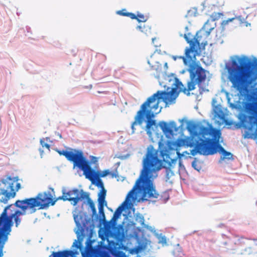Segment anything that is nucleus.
Listing matches in <instances>:
<instances>
[{
    "label": "nucleus",
    "instance_id": "ddd939ff",
    "mask_svg": "<svg viewBox=\"0 0 257 257\" xmlns=\"http://www.w3.org/2000/svg\"><path fill=\"white\" fill-rule=\"evenodd\" d=\"M79 254L77 250H64L59 251H53L49 257H74Z\"/></svg>",
    "mask_w": 257,
    "mask_h": 257
},
{
    "label": "nucleus",
    "instance_id": "9d476101",
    "mask_svg": "<svg viewBox=\"0 0 257 257\" xmlns=\"http://www.w3.org/2000/svg\"><path fill=\"white\" fill-rule=\"evenodd\" d=\"M69 161L73 163V168L77 167L82 170L86 178H91L90 174L93 173V170L90 166V163L84 157L82 151H75Z\"/></svg>",
    "mask_w": 257,
    "mask_h": 257
},
{
    "label": "nucleus",
    "instance_id": "f03ea898",
    "mask_svg": "<svg viewBox=\"0 0 257 257\" xmlns=\"http://www.w3.org/2000/svg\"><path fill=\"white\" fill-rule=\"evenodd\" d=\"M197 126L196 124H191L187 127L189 132L193 133V137L186 141L187 146H194L191 150L192 156L197 153L204 156L212 155L218 152L221 154L220 160H233V155L226 151L219 143L221 136L219 130L211 126L209 127L200 126L199 132H197L196 131Z\"/></svg>",
    "mask_w": 257,
    "mask_h": 257
},
{
    "label": "nucleus",
    "instance_id": "f257e3e1",
    "mask_svg": "<svg viewBox=\"0 0 257 257\" xmlns=\"http://www.w3.org/2000/svg\"><path fill=\"white\" fill-rule=\"evenodd\" d=\"M170 155L164 150L160 151L149 146L143 161L142 173L133 188L128 193L127 198H133L135 191L138 189L142 195L143 201L156 202L160 196L156 190L153 180L157 176V172L163 167L166 168L167 177L174 175L171 169L173 164L176 163L177 158H172Z\"/></svg>",
    "mask_w": 257,
    "mask_h": 257
},
{
    "label": "nucleus",
    "instance_id": "c03bdc74",
    "mask_svg": "<svg viewBox=\"0 0 257 257\" xmlns=\"http://www.w3.org/2000/svg\"><path fill=\"white\" fill-rule=\"evenodd\" d=\"M155 38H152V41L154 42V41L155 40Z\"/></svg>",
    "mask_w": 257,
    "mask_h": 257
},
{
    "label": "nucleus",
    "instance_id": "c9c22d12",
    "mask_svg": "<svg viewBox=\"0 0 257 257\" xmlns=\"http://www.w3.org/2000/svg\"><path fill=\"white\" fill-rule=\"evenodd\" d=\"M109 175H110L112 178L118 177V174L117 173V170H115V171L113 172H110V174H109Z\"/></svg>",
    "mask_w": 257,
    "mask_h": 257
},
{
    "label": "nucleus",
    "instance_id": "bb28decb",
    "mask_svg": "<svg viewBox=\"0 0 257 257\" xmlns=\"http://www.w3.org/2000/svg\"><path fill=\"white\" fill-rule=\"evenodd\" d=\"M254 252V249L251 246L244 247L241 250V253L244 254H251Z\"/></svg>",
    "mask_w": 257,
    "mask_h": 257
},
{
    "label": "nucleus",
    "instance_id": "412c9836",
    "mask_svg": "<svg viewBox=\"0 0 257 257\" xmlns=\"http://www.w3.org/2000/svg\"><path fill=\"white\" fill-rule=\"evenodd\" d=\"M74 200V198H67L66 195H65V190L63 189L62 190V195L61 196H59L57 197V198L53 199L52 198V202L51 203V205L53 206L55 205L56 202L59 200H62L64 201H70V200Z\"/></svg>",
    "mask_w": 257,
    "mask_h": 257
},
{
    "label": "nucleus",
    "instance_id": "b1692460",
    "mask_svg": "<svg viewBox=\"0 0 257 257\" xmlns=\"http://www.w3.org/2000/svg\"><path fill=\"white\" fill-rule=\"evenodd\" d=\"M137 29L146 34L151 33V27L144 24H140L139 26L137 27Z\"/></svg>",
    "mask_w": 257,
    "mask_h": 257
},
{
    "label": "nucleus",
    "instance_id": "20e7f679",
    "mask_svg": "<svg viewBox=\"0 0 257 257\" xmlns=\"http://www.w3.org/2000/svg\"><path fill=\"white\" fill-rule=\"evenodd\" d=\"M166 93L167 92L165 91H158L156 93L149 97L141 105V109L138 111L135 117V121L132 122L131 125L133 133L135 132V125L137 124H142L146 116L148 119L146 124V128L148 130L147 134L149 135H151V132L149 130L152 126L155 124V121L151 118L154 117L155 113H158L160 111L156 112L159 107V100L162 99L166 103L174 100L171 96L167 95Z\"/></svg>",
    "mask_w": 257,
    "mask_h": 257
},
{
    "label": "nucleus",
    "instance_id": "7c9ffc66",
    "mask_svg": "<svg viewBox=\"0 0 257 257\" xmlns=\"http://www.w3.org/2000/svg\"><path fill=\"white\" fill-rule=\"evenodd\" d=\"M123 208L122 205L119 206L115 211L114 213L113 214V218L115 219L117 218L118 216L120 215L121 213L123 211Z\"/></svg>",
    "mask_w": 257,
    "mask_h": 257
},
{
    "label": "nucleus",
    "instance_id": "f704fd0d",
    "mask_svg": "<svg viewBox=\"0 0 257 257\" xmlns=\"http://www.w3.org/2000/svg\"><path fill=\"white\" fill-rule=\"evenodd\" d=\"M173 253L175 257H183L184 255L183 252L179 250L174 251Z\"/></svg>",
    "mask_w": 257,
    "mask_h": 257
},
{
    "label": "nucleus",
    "instance_id": "f8f14e48",
    "mask_svg": "<svg viewBox=\"0 0 257 257\" xmlns=\"http://www.w3.org/2000/svg\"><path fill=\"white\" fill-rule=\"evenodd\" d=\"M159 126L166 135L173 136L174 132L178 131V127L174 121H171L169 123L165 121H160Z\"/></svg>",
    "mask_w": 257,
    "mask_h": 257
},
{
    "label": "nucleus",
    "instance_id": "37998d69",
    "mask_svg": "<svg viewBox=\"0 0 257 257\" xmlns=\"http://www.w3.org/2000/svg\"><path fill=\"white\" fill-rule=\"evenodd\" d=\"M227 242H225L224 243V245H227Z\"/></svg>",
    "mask_w": 257,
    "mask_h": 257
},
{
    "label": "nucleus",
    "instance_id": "4be33fe9",
    "mask_svg": "<svg viewBox=\"0 0 257 257\" xmlns=\"http://www.w3.org/2000/svg\"><path fill=\"white\" fill-rule=\"evenodd\" d=\"M116 14L120 16L130 17L131 19L136 18V15L135 14L127 12L126 9L118 11L116 12Z\"/></svg>",
    "mask_w": 257,
    "mask_h": 257
},
{
    "label": "nucleus",
    "instance_id": "473e14b6",
    "mask_svg": "<svg viewBox=\"0 0 257 257\" xmlns=\"http://www.w3.org/2000/svg\"><path fill=\"white\" fill-rule=\"evenodd\" d=\"M135 19H136L139 23L145 22L147 21V19L144 15L139 13L136 15V18Z\"/></svg>",
    "mask_w": 257,
    "mask_h": 257
},
{
    "label": "nucleus",
    "instance_id": "9b49d317",
    "mask_svg": "<svg viewBox=\"0 0 257 257\" xmlns=\"http://www.w3.org/2000/svg\"><path fill=\"white\" fill-rule=\"evenodd\" d=\"M65 195L67 198H74V200L69 201L73 206L76 205L84 197H88V193L84 192L83 190L74 188L68 191L65 190Z\"/></svg>",
    "mask_w": 257,
    "mask_h": 257
},
{
    "label": "nucleus",
    "instance_id": "423d86ee",
    "mask_svg": "<svg viewBox=\"0 0 257 257\" xmlns=\"http://www.w3.org/2000/svg\"><path fill=\"white\" fill-rule=\"evenodd\" d=\"M23 200H17L14 204V205L21 210H16L10 216L7 215V210L10 208L13 205H10L7 206L0 216V257L3 255V249L6 241L8 240V235L11 231V226L12 225V218H14L16 223V226L18 227L20 224L21 219L20 216L26 214L27 209H23L22 206H26V204H23Z\"/></svg>",
    "mask_w": 257,
    "mask_h": 257
},
{
    "label": "nucleus",
    "instance_id": "cd10ccee",
    "mask_svg": "<svg viewBox=\"0 0 257 257\" xmlns=\"http://www.w3.org/2000/svg\"><path fill=\"white\" fill-rule=\"evenodd\" d=\"M94 184L101 189L104 188L103 183L100 178H94Z\"/></svg>",
    "mask_w": 257,
    "mask_h": 257
},
{
    "label": "nucleus",
    "instance_id": "7ed1b4c3",
    "mask_svg": "<svg viewBox=\"0 0 257 257\" xmlns=\"http://www.w3.org/2000/svg\"><path fill=\"white\" fill-rule=\"evenodd\" d=\"M253 67L254 63L246 56H235L231 61V66L228 69V78L240 96L246 95L248 87L256 78Z\"/></svg>",
    "mask_w": 257,
    "mask_h": 257
},
{
    "label": "nucleus",
    "instance_id": "6e6552de",
    "mask_svg": "<svg viewBox=\"0 0 257 257\" xmlns=\"http://www.w3.org/2000/svg\"><path fill=\"white\" fill-rule=\"evenodd\" d=\"M245 109L247 114L240 116V122L245 129L253 132L257 129V97L247 102Z\"/></svg>",
    "mask_w": 257,
    "mask_h": 257
},
{
    "label": "nucleus",
    "instance_id": "79ce46f5",
    "mask_svg": "<svg viewBox=\"0 0 257 257\" xmlns=\"http://www.w3.org/2000/svg\"><path fill=\"white\" fill-rule=\"evenodd\" d=\"M50 189L51 190V191H52V192H54V189H53V188H50Z\"/></svg>",
    "mask_w": 257,
    "mask_h": 257
},
{
    "label": "nucleus",
    "instance_id": "72a5a7b5",
    "mask_svg": "<svg viewBox=\"0 0 257 257\" xmlns=\"http://www.w3.org/2000/svg\"><path fill=\"white\" fill-rule=\"evenodd\" d=\"M40 144L43 148L45 147L48 150H50V145L46 143H45L43 139H41L40 140Z\"/></svg>",
    "mask_w": 257,
    "mask_h": 257
},
{
    "label": "nucleus",
    "instance_id": "2eb2a0df",
    "mask_svg": "<svg viewBox=\"0 0 257 257\" xmlns=\"http://www.w3.org/2000/svg\"><path fill=\"white\" fill-rule=\"evenodd\" d=\"M211 21L210 20H208L204 24L202 29L198 32L197 33H200V35L202 36V38L203 36L205 37V38L208 37L210 35L211 31L214 29V25H211Z\"/></svg>",
    "mask_w": 257,
    "mask_h": 257
},
{
    "label": "nucleus",
    "instance_id": "a19ab883",
    "mask_svg": "<svg viewBox=\"0 0 257 257\" xmlns=\"http://www.w3.org/2000/svg\"><path fill=\"white\" fill-rule=\"evenodd\" d=\"M176 153L177 154V155H178V156H180V153H179V152H176Z\"/></svg>",
    "mask_w": 257,
    "mask_h": 257
},
{
    "label": "nucleus",
    "instance_id": "2f4dec72",
    "mask_svg": "<svg viewBox=\"0 0 257 257\" xmlns=\"http://www.w3.org/2000/svg\"><path fill=\"white\" fill-rule=\"evenodd\" d=\"M104 203H98V208L99 213L101 216H102L103 218H105V214L104 212Z\"/></svg>",
    "mask_w": 257,
    "mask_h": 257
},
{
    "label": "nucleus",
    "instance_id": "c85d7f7f",
    "mask_svg": "<svg viewBox=\"0 0 257 257\" xmlns=\"http://www.w3.org/2000/svg\"><path fill=\"white\" fill-rule=\"evenodd\" d=\"M222 14L219 13H213L210 15V21L211 22H214V21L218 20Z\"/></svg>",
    "mask_w": 257,
    "mask_h": 257
},
{
    "label": "nucleus",
    "instance_id": "f3484780",
    "mask_svg": "<svg viewBox=\"0 0 257 257\" xmlns=\"http://www.w3.org/2000/svg\"><path fill=\"white\" fill-rule=\"evenodd\" d=\"M90 176L91 177L90 179H88L90 181L92 182V183H94V178H100V177H104L110 174V172L109 170H103L102 172L99 171H95L93 170V173H90Z\"/></svg>",
    "mask_w": 257,
    "mask_h": 257
},
{
    "label": "nucleus",
    "instance_id": "a878e982",
    "mask_svg": "<svg viewBox=\"0 0 257 257\" xmlns=\"http://www.w3.org/2000/svg\"><path fill=\"white\" fill-rule=\"evenodd\" d=\"M84 199H86L87 201V203L90 207L91 211L92 212L93 214H96V209L95 208V204L93 201L90 198L89 194L88 193V197H84Z\"/></svg>",
    "mask_w": 257,
    "mask_h": 257
},
{
    "label": "nucleus",
    "instance_id": "5701e85b",
    "mask_svg": "<svg viewBox=\"0 0 257 257\" xmlns=\"http://www.w3.org/2000/svg\"><path fill=\"white\" fill-rule=\"evenodd\" d=\"M106 194V190L105 189V188L101 189L98 194V203H105V204H106V203L105 202V201Z\"/></svg>",
    "mask_w": 257,
    "mask_h": 257
},
{
    "label": "nucleus",
    "instance_id": "aec40b11",
    "mask_svg": "<svg viewBox=\"0 0 257 257\" xmlns=\"http://www.w3.org/2000/svg\"><path fill=\"white\" fill-rule=\"evenodd\" d=\"M249 240V239L247 238L244 237L243 236H241L239 237L235 242L234 244L238 246H239L241 248H243L246 245H247V242Z\"/></svg>",
    "mask_w": 257,
    "mask_h": 257
},
{
    "label": "nucleus",
    "instance_id": "58836bf2",
    "mask_svg": "<svg viewBox=\"0 0 257 257\" xmlns=\"http://www.w3.org/2000/svg\"><path fill=\"white\" fill-rule=\"evenodd\" d=\"M194 164H195V162H193L192 163V166H193V167L195 169H196V168H195V166H194Z\"/></svg>",
    "mask_w": 257,
    "mask_h": 257
},
{
    "label": "nucleus",
    "instance_id": "4c0bfd02",
    "mask_svg": "<svg viewBox=\"0 0 257 257\" xmlns=\"http://www.w3.org/2000/svg\"><path fill=\"white\" fill-rule=\"evenodd\" d=\"M225 249H226L227 250L233 249V248H230V247H225Z\"/></svg>",
    "mask_w": 257,
    "mask_h": 257
},
{
    "label": "nucleus",
    "instance_id": "49530a36",
    "mask_svg": "<svg viewBox=\"0 0 257 257\" xmlns=\"http://www.w3.org/2000/svg\"><path fill=\"white\" fill-rule=\"evenodd\" d=\"M256 66H257V62H256Z\"/></svg>",
    "mask_w": 257,
    "mask_h": 257
},
{
    "label": "nucleus",
    "instance_id": "393cba45",
    "mask_svg": "<svg viewBox=\"0 0 257 257\" xmlns=\"http://www.w3.org/2000/svg\"><path fill=\"white\" fill-rule=\"evenodd\" d=\"M56 152L60 155H62L65 157V158L68 160L70 161L72 156H73L74 153L73 152H68L65 150H56Z\"/></svg>",
    "mask_w": 257,
    "mask_h": 257
},
{
    "label": "nucleus",
    "instance_id": "4468645a",
    "mask_svg": "<svg viewBox=\"0 0 257 257\" xmlns=\"http://www.w3.org/2000/svg\"><path fill=\"white\" fill-rule=\"evenodd\" d=\"M17 179L14 180L11 176H7L6 179L2 180V183L5 185H8L7 189H10L12 191H18L21 187L19 183H16V189H14V184L16 183Z\"/></svg>",
    "mask_w": 257,
    "mask_h": 257
},
{
    "label": "nucleus",
    "instance_id": "e433bc0d",
    "mask_svg": "<svg viewBox=\"0 0 257 257\" xmlns=\"http://www.w3.org/2000/svg\"><path fill=\"white\" fill-rule=\"evenodd\" d=\"M91 161L94 163H96L97 161V158L95 157H92Z\"/></svg>",
    "mask_w": 257,
    "mask_h": 257
},
{
    "label": "nucleus",
    "instance_id": "ea45409f",
    "mask_svg": "<svg viewBox=\"0 0 257 257\" xmlns=\"http://www.w3.org/2000/svg\"><path fill=\"white\" fill-rule=\"evenodd\" d=\"M252 240L256 241H257V239L253 238V239H252Z\"/></svg>",
    "mask_w": 257,
    "mask_h": 257
},
{
    "label": "nucleus",
    "instance_id": "a18cd8bd",
    "mask_svg": "<svg viewBox=\"0 0 257 257\" xmlns=\"http://www.w3.org/2000/svg\"><path fill=\"white\" fill-rule=\"evenodd\" d=\"M148 63H149L150 65H151V63H150V61H149V60H148Z\"/></svg>",
    "mask_w": 257,
    "mask_h": 257
},
{
    "label": "nucleus",
    "instance_id": "39448f33",
    "mask_svg": "<svg viewBox=\"0 0 257 257\" xmlns=\"http://www.w3.org/2000/svg\"><path fill=\"white\" fill-rule=\"evenodd\" d=\"M189 73L190 81L187 83V88L185 87L179 80L175 78L174 81L175 86L172 88L170 92H167V95L171 96L175 100L178 96L180 92H183L187 95H190V91L195 89V85H197L200 89V92L204 90L202 84L206 79V71L197 63H193L189 65L187 69Z\"/></svg>",
    "mask_w": 257,
    "mask_h": 257
},
{
    "label": "nucleus",
    "instance_id": "dca6fc26",
    "mask_svg": "<svg viewBox=\"0 0 257 257\" xmlns=\"http://www.w3.org/2000/svg\"><path fill=\"white\" fill-rule=\"evenodd\" d=\"M233 21H236L241 26H248L247 23L245 21L243 18L241 16L235 17L231 19H228L227 20L223 21L222 23V25L225 26L227 25L229 22Z\"/></svg>",
    "mask_w": 257,
    "mask_h": 257
},
{
    "label": "nucleus",
    "instance_id": "6ab92c4d",
    "mask_svg": "<svg viewBox=\"0 0 257 257\" xmlns=\"http://www.w3.org/2000/svg\"><path fill=\"white\" fill-rule=\"evenodd\" d=\"M215 117L217 118V122L219 125H221L224 123L226 124H228L227 120L225 118V114L222 110H219L216 112Z\"/></svg>",
    "mask_w": 257,
    "mask_h": 257
},
{
    "label": "nucleus",
    "instance_id": "1a4fd4ad",
    "mask_svg": "<svg viewBox=\"0 0 257 257\" xmlns=\"http://www.w3.org/2000/svg\"><path fill=\"white\" fill-rule=\"evenodd\" d=\"M53 195L50 192H44L39 193L35 198H27L24 200L23 204L26 206H23V209H30V213H34L36 209V207H39L40 209H43L49 206L52 202Z\"/></svg>",
    "mask_w": 257,
    "mask_h": 257
},
{
    "label": "nucleus",
    "instance_id": "c756f323",
    "mask_svg": "<svg viewBox=\"0 0 257 257\" xmlns=\"http://www.w3.org/2000/svg\"><path fill=\"white\" fill-rule=\"evenodd\" d=\"M197 14V10L196 8H193L189 10L187 12V14L186 15V17H192L196 16Z\"/></svg>",
    "mask_w": 257,
    "mask_h": 257
},
{
    "label": "nucleus",
    "instance_id": "a211bd4d",
    "mask_svg": "<svg viewBox=\"0 0 257 257\" xmlns=\"http://www.w3.org/2000/svg\"><path fill=\"white\" fill-rule=\"evenodd\" d=\"M13 195H12V193H10L8 192V190H6L4 188H0V195H4V196L3 197L0 199V202L4 203L5 204H6L8 200L10 199L11 197H14L15 195V192H13Z\"/></svg>",
    "mask_w": 257,
    "mask_h": 257
},
{
    "label": "nucleus",
    "instance_id": "0eeeda50",
    "mask_svg": "<svg viewBox=\"0 0 257 257\" xmlns=\"http://www.w3.org/2000/svg\"><path fill=\"white\" fill-rule=\"evenodd\" d=\"M184 38L189 44V47H187L185 49L184 56H173V59L176 60L177 59H182L185 66H188L193 63H196V56L199 55L198 48L199 46L202 45L205 47L207 44L206 39L202 40V36L200 33H196L193 39H189L186 34Z\"/></svg>",
    "mask_w": 257,
    "mask_h": 257
}]
</instances>
